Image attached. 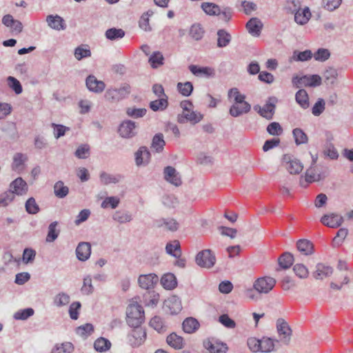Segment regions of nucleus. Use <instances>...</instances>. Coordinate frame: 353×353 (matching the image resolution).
<instances>
[{"instance_id":"f257e3e1","label":"nucleus","mask_w":353,"mask_h":353,"mask_svg":"<svg viewBox=\"0 0 353 353\" xmlns=\"http://www.w3.org/2000/svg\"><path fill=\"white\" fill-rule=\"evenodd\" d=\"M143 307L137 303H130L126 310V321L130 327H139L144 321Z\"/></svg>"},{"instance_id":"f03ea898","label":"nucleus","mask_w":353,"mask_h":353,"mask_svg":"<svg viewBox=\"0 0 353 353\" xmlns=\"http://www.w3.org/2000/svg\"><path fill=\"white\" fill-rule=\"evenodd\" d=\"M131 92V86L126 83H122L119 87H110L105 93V99L110 103H117L128 97Z\"/></svg>"},{"instance_id":"7ed1b4c3","label":"nucleus","mask_w":353,"mask_h":353,"mask_svg":"<svg viewBox=\"0 0 353 353\" xmlns=\"http://www.w3.org/2000/svg\"><path fill=\"white\" fill-rule=\"evenodd\" d=\"M291 3L293 5L291 10L294 15V21L301 26L306 24L312 17L310 8L307 6L301 8L298 0H292Z\"/></svg>"},{"instance_id":"20e7f679","label":"nucleus","mask_w":353,"mask_h":353,"mask_svg":"<svg viewBox=\"0 0 353 353\" xmlns=\"http://www.w3.org/2000/svg\"><path fill=\"white\" fill-rule=\"evenodd\" d=\"M322 79L318 74L304 75L302 77L294 76L292 82L293 85L296 88L303 86L316 87L321 84Z\"/></svg>"},{"instance_id":"39448f33","label":"nucleus","mask_w":353,"mask_h":353,"mask_svg":"<svg viewBox=\"0 0 353 353\" xmlns=\"http://www.w3.org/2000/svg\"><path fill=\"white\" fill-rule=\"evenodd\" d=\"M281 165L291 174H299L303 168L302 163L290 154L283 156Z\"/></svg>"},{"instance_id":"423d86ee","label":"nucleus","mask_w":353,"mask_h":353,"mask_svg":"<svg viewBox=\"0 0 353 353\" xmlns=\"http://www.w3.org/2000/svg\"><path fill=\"white\" fill-rule=\"evenodd\" d=\"M276 280L270 276H262L253 283V288L259 294H268L274 287Z\"/></svg>"},{"instance_id":"0eeeda50","label":"nucleus","mask_w":353,"mask_h":353,"mask_svg":"<svg viewBox=\"0 0 353 353\" xmlns=\"http://www.w3.org/2000/svg\"><path fill=\"white\" fill-rule=\"evenodd\" d=\"M276 330L280 341L284 345H288L291 341L292 331L289 324L283 319H279L276 321Z\"/></svg>"},{"instance_id":"6e6552de","label":"nucleus","mask_w":353,"mask_h":353,"mask_svg":"<svg viewBox=\"0 0 353 353\" xmlns=\"http://www.w3.org/2000/svg\"><path fill=\"white\" fill-rule=\"evenodd\" d=\"M311 156L310 166L305 171V181L308 183L319 181L322 179L321 174L316 167V162L318 161V154H313L310 153Z\"/></svg>"},{"instance_id":"1a4fd4ad","label":"nucleus","mask_w":353,"mask_h":353,"mask_svg":"<svg viewBox=\"0 0 353 353\" xmlns=\"http://www.w3.org/2000/svg\"><path fill=\"white\" fill-rule=\"evenodd\" d=\"M158 281L159 276L154 273L142 274L137 279L139 286L145 290H152Z\"/></svg>"},{"instance_id":"9d476101","label":"nucleus","mask_w":353,"mask_h":353,"mask_svg":"<svg viewBox=\"0 0 353 353\" xmlns=\"http://www.w3.org/2000/svg\"><path fill=\"white\" fill-rule=\"evenodd\" d=\"M128 335V341L132 347H139L142 345L146 339V332L144 329L139 327H134Z\"/></svg>"},{"instance_id":"9b49d317","label":"nucleus","mask_w":353,"mask_h":353,"mask_svg":"<svg viewBox=\"0 0 353 353\" xmlns=\"http://www.w3.org/2000/svg\"><path fill=\"white\" fill-rule=\"evenodd\" d=\"M215 261V256L210 250H204L199 252L196 256V263L201 268H210L214 265Z\"/></svg>"},{"instance_id":"f8f14e48","label":"nucleus","mask_w":353,"mask_h":353,"mask_svg":"<svg viewBox=\"0 0 353 353\" xmlns=\"http://www.w3.org/2000/svg\"><path fill=\"white\" fill-rule=\"evenodd\" d=\"M118 132L122 138H132L137 134L136 123L131 120H125L119 125Z\"/></svg>"},{"instance_id":"ddd939ff","label":"nucleus","mask_w":353,"mask_h":353,"mask_svg":"<svg viewBox=\"0 0 353 353\" xmlns=\"http://www.w3.org/2000/svg\"><path fill=\"white\" fill-rule=\"evenodd\" d=\"M163 308L171 314H176L182 310L181 301L177 296H171L164 301Z\"/></svg>"},{"instance_id":"4468645a","label":"nucleus","mask_w":353,"mask_h":353,"mask_svg":"<svg viewBox=\"0 0 353 353\" xmlns=\"http://www.w3.org/2000/svg\"><path fill=\"white\" fill-rule=\"evenodd\" d=\"M9 190L14 195L23 196L28 191V185L21 177H17L10 183Z\"/></svg>"},{"instance_id":"2eb2a0df","label":"nucleus","mask_w":353,"mask_h":353,"mask_svg":"<svg viewBox=\"0 0 353 353\" xmlns=\"http://www.w3.org/2000/svg\"><path fill=\"white\" fill-rule=\"evenodd\" d=\"M203 118V115L197 111H194L192 109L188 112H182L178 116V121L181 123H185L187 121L192 124H196L201 121Z\"/></svg>"},{"instance_id":"dca6fc26","label":"nucleus","mask_w":353,"mask_h":353,"mask_svg":"<svg viewBox=\"0 0 353 353\" xmlns=\"http://www.w3.org/2000/svg\"><path fill=\"white\" fill-rule=\"evenodd\" d=\"M28 159V158L26 154L21 152L15 153L12 157L11 164L12 170L17 173L22 172L26 168Z\"/></svg>"},{"instance_id":"f3484780","label":"nucleus","mask_w":353,"mask_h":353,"mask_svg":"<svg viewBox=\"0 0 353 353\" xmlns=\"http://www.w3.org/2000/svg\"><path fill=\"white\" fill-rule=\"evenodd\" d=\"M163 175L165 180L174 186H179L182 183L179 172L172 166L164 168Z\"/></svg>"},{"instance_id":"a211bd4d","label":"nucleus","mask_w":353,"mask_h":353,"mask_svg":"<svg viewBox=\"0 0 353 353\" xmlns=\"http://www.w3.org/2000/svg\"><path fill=\"white\" fill-rule=\"evenodd\" d=\"M343 221V217L341 215L335 213L325 214L321 219V222L323 225L332 228L341 226Z\"/></svg>"},{"instance_id":"6ab92c4d","label":"nucleus","mask_w":353,"mask_h":353,"mask_svg":"<svg viewBox=\"0 0 353 353\" xmlns=\"http://www.w3.org/2000/svg\"><path fill=\"white\" fill-rule=\"evenodd\" d=\"M88 89L94 93H101L105 88V84L103 81L98 80L94 75H89L85 80Z\"/></svg>"},{"instance_id":"aec40b11","label":"nucleus","mask_w":353,"mask_h":353,"mask_svg":"<svg viewBox=\"0 0 353 353\" xmlns=\"http://www.w3.org/2000/svg\"><path fill=\"white\" fill-rule=\"evenodd\" d=\"M46 23L49 28L57 31L64 30L66 28L64 19L58 14L48 15Z\"/></svg>"},{"instance_id":"412c9836","label":"nucleus","mask_w":353,"mask_h":353,"mask_svg":"<svg viewBox=\"0 0 353 353\" xmlns=\"http://www.w3.org/2000/svg\"><path fill=\"white\" fill-rule=\"evenodd\" d=\"M250 110L251 105L245 101L239 103H232L230 108L229 112L232 117H238L248 113Z\"/></svg>"},{"instance_id":"4be33fe9","label":"nucleus","mask_w":353,"mask_h":353,"mask_svg":"<svg viewBox=\"0 0 353 353\" xmlns=\"http://www.w3.org/2000/svg\"><path fill=\"white\" fill-rule=\"evenodd\" d=\"M203 345L210 353H226L228 351L227 345L218 341L207 340Z\"/></svg>"},{"instance_id":"5701e85b","label":"nucleus","mask_w":353,"mask_h":353,"mask_svg":"<svg viewBox=\"0 0 353 353\" xmlns=\"http://www.w3.org/2000/svg\"><path fill=\"white\" fill-rule=\"evenodd\" d=\"M91 254V245L88 242H81L76 248L77 258L81 261H87Z\"/></svg>"},{"instance_id":"b1692460","label":"nucleus","mask_w":353,"mask_h":353,"mask_svg":"<svg viewBox=\"0 0 353 353\" xmlns=\"http://www.w3.org/2000/svg\"><path fill=\"white\" fill-rule=\"evenodd\" d=\"M274 102V100L272 101V99H270L263 107L256 105L254 107V108L263 117L270 119L272 118L273 114L274 112L275 105Z\"/></svg>"},{"instance_id":"393cba45","label":"nucleus","mask_w":353,"mask_h":353,"mask_svg":"<svg viewBox=\"0 0 353 353\" xmlns=\"http://www.w3.org/2000/svg\"><path fill=\"white\" fill-rule=\"evenodd\" d=\"M248 32L253 37H259L263 28V23L256 17L250 19L246 23Z\"/></svg>"},{"instance_id":"a878e982","label":"nucleus","mask_w":353,"mask_h":353,"mask_svg":"<svg viewBox=\"0 0 353 353\" xmlns=\"http://www.w3.org/2000/svg\"><path fill=\"white\" fill-rule=\"evenodd\" d=\"M189 70L194 75L199 77H210L214 75V70L210 67H199L190 65Z\"/></svg>"},{"instance_id":"bb28decb","label":"nucleus","mask_w":353,"mask_h":353,"mask_svg":"<svg viewBox=\"0 0 353 353\" xmlns=\"http://www.w3.org/2000/svg\"><path fill=\"white\" fill-rule=\"evenodd\" d=\"M150 154L145 147H141L135 153V162L137 166L145 165L149 163Z\"/></svg>"},{"instance_id":"cd10ccee","label":"nucleus","mask_w":353,"mask_h":353,"mask_svg":"<svg viewBox=\"0 0 353 353\" xmlns=\"http://www.w3.org/2000/svg\"><path fill=\"white\" fill-rule=\"evenodd\" d=\"M332 273L333 269L332 267L320 263L316 265V270L313 275L316 279H323L330 276Z\"/></svg>"},{"instance_id":"c85d7f7f","label":"nucleus","mask_w":353,"mask_h":353,"mask_svg":"<svg viewBox=\"0 0 353 353\" xmlns=\"http://www.w3.org/2000/svg\"><path fill=\"white\" fill-rule=\"evenodd\" d=\"M123 179V176L119 174H109L105 172H101L99 175L100 182L103 185L116 184L119 183Z\"/></svg>"},{"instance_id":"c756f323","label":"nucleus","mask_w":353,"mask_h":353,"mask_svg":"<svg viewBox=\"0 0 353 353\" xmlns=\"http://www.w3.org/2000/svg\"><path fill=\"white\" fill-rule=\"evenodd\" d=\"M165 252L168 254L174 257L175 259H179L182 254L179 241L174 240L168 243L165 246Z\"/></svg>"},{"instance_id":"7c9ffc66","label":"nucleus","mask_w":353,"mask_h":353,"mask_svg":"<svg viewBox=\"0 0 353 353\" xmlns=\"http://www.w3.org/2000/svg\"><path fill=\"white\" fill-rule=\"evenodd\" d=\"M167 343L175 350H181L184 347V340L183 337L177 335L176 333H172L167 336Z\"/></svg>"},{"instance_id":"2f4dec72","label":"nucleus","mask_w":353,"mask_h":353,"mask_svg":"<svg viewBox=\"0 0 353 353\" xmlns=\"http://www.w3.org/2000/svg\"><path fill=\"white\" fill-rule=\"evenodd\" d=\"M298 250L304 255H311L314 252V246L311 241L306 239H300L296 243Z\"/></svg>"},{"instance_id":"473e14b6","label":"nucleus","mask_w":353,"mask_h":353,"mask_svg":"<svg viewBox=\"0 0 353 353\" xmlns=\"http://www.w3.org/2000/svg\"><path fill=\"white\" fill-rule=\"evenodd\" d=\"M182 325L183 330L185 332L192 334L199 329L200 324L196 319L189 317L183 321Z\"/></svg>"},{"instance_id":"72a5a7b5","label":"nucleus","mask_w":353,"mask_h":353,"mask_svg":"<svg viewBox=\"0 0 353 353\" xmlns=\"http://www.w3.org/2000/svg\"><path fill=\"white\" fill-rule=\"evenodd\" d=\"M161 284L166 290H172L177 285L175 276L172 273H167L162 276Z\"/></svg>"},{"instance_id":"f704fd0d","label":"nucleus","mask_w":353,"mask_h":353,"mask_svg":"<svg viewBox=\"0 0 353 353\" xmlns=\"http://www.w3.org/2000/svg\"><path fill=\"white\" fill-rule=\"evenodd\" d=\"M112 219L120 224H124L132 220V215L128 211L117 210L112 214Z\"/></svg>"},{"instance_id":"c9c22d12","label":"nucleus","mask_w":353,"mask_h":353,"mask_svg":"<svg viewBox=\"0 0 353 353\" xmlns=\"http://www.w3.org/2000/svg\"><path fill=\"white\" fill-rule=\"evenodd\" d=\"M201 8L209 16H219L221 13L220 7L214 3L203 2L201 3Z\"/></svg>"},{"instance_id":"e433bc0d","label":"nucleus","mask_w":353,"mask_h":353,"mask_svg":"<svg viewBox=\"0 0 353 353\" xmlns=\"http://www.w3.org/2000/svg\"><path fill=\"white\" fill-rule=\"evenodd\" d=\"M323 76L327 84L334 85L336 83L339 72L337 69L329 67L325 70Z\"/></svg>"},{"instance_id":"4c0bfd02","label":"nucleus","mask_w":353,"mask_h":353,"mask_svg":"<svg viewBox=\"0 0 353 353\" xmlns=\"http://www.w3.org/2000/svg\"><path fill=\"white\" fill-rule=\"evenodd\" d=\"M279 341L274 340L269 337H263L261 339L260 352L263 353H269L274 350L275 343Z\"/></svg>"},{"instance_id":"58836bf2","label":"nucleus","mask_w":353,"mask_h":353,"mask_svg":"<svg viewBox=\"0 0 353 353\" xmlns=\"http://www.w3.org/2000/svg\"><path fill=\"white\" fill-rule=\"evenodd\" d=\"M153 14L154 12L151 10L142 14L139 21V26L141 30L145 32H150L152 30L149 21L150 17H152Z\"/></svg>"},{"instance_id":"ea45409f","label":"nucleus","mask_w":353,"mask_h":353,"mask_svg":"<svg viewBox=\"0 0 353 353\" xmlns=\"http://www.w3.org/2000/svg\"><path fill=\"white\" fill-rule=\"evenodd\" d=\"M296 103L303 109H307L310 106L309 97L307 92L303 90H299L295 94Z\"/></svg>"},{"instance_id":"a19ab883","label":"nucleus","mask_w":353,"mask_h":353,"mask_svg":"<svg viewBox=\"0 0 353 353\" xmlns=\"http://www.w3.org/2000/svg\"><path fill=\"white\" fill-rule=\"evenodd\" d=\"M70 296L65 292H61L57 294L53 298V304L57 307H64L68 305Z\"/></svg>"},{"instance_id":"79ce46f5","label":"nucleus","mask_w":353,"mask_h":353,"mask_svg":"<svg viewBox=\"0 0 353 353\" xmlns=\"http://www.w3.org/2000/svg\"><path fill=\"white\" fill-rule=\"evenodd\" d=\"M313 54L311 50H306L303 52L295 50L290 58L291 61H306L312 59Z\"/></svg>"},{"instance_id":"37998d69","label":"nucleus","mask_w":353,"mask_h":353,"mask_svg":"<svg viewBox=\"0 0 353 353\" xmlns=\"http://www.w3.org/2000/svg\"><path fill=\"white\" fill-rule=\"evenodd\" d=\"M150 325L159 333L166 331V325L163 319L159 316H154L150 321Z\"/></svg>"},{"instance_id":"c03bdc74","label":"nucleus","mask_w":353,"mask_h":353,"mask_svg":"<svg viewBox=\"0 0 353 353\" xmlns=\"http://www.w3.org/2000/svg\"><path fill=\"white\" fill-rule=\"evenodd\" d=\"M228 97L232 103H239L245 101V96L241 94L236 88L228 90Z\"/></svg>"},{"instance_id":"a18cd8bd","label":"nucleus","mask_w":353,"mask_h":353,"mask_svg":"<svg viewBox=\"0 0 353 353\" xmlns=\"http://www.w3.org/2000/svg\"><path fill=\"white\" fill-rule=\"evenodd\" d=\"M34 314V310L31 307L19 310L13 314V318L17 321H26Z\"/></svg>"},{"instance_id":"49530a36","label":"nucleus","mask_w":353,"mask_h":353,"mask_svg":"<svg viewBox=\"0 0 353 353\" xmlns=\"http://www.w3.org/2000/svg\"><path fill=\"white\" fill-rule=\"evenodd\" d=\"M120 203V199L117 196H107L101 203V208L103 209H115Z\"/></svg>"},{"instance_id":"de8ad7c7","label":"nucleus","mask_w":353,"mask_h":353,"mask_svg":"<svg viewBox=\"0 0 353 353\" xmlns=\"http://www.w3.org/2000/svg\"><path fill=\"white\" fill-rule=\"evenodd\" d=\"M217 36V46L219 48L227 46L231 41V35L225 30H219Z\"/></svg>"},{"instance_id":"09e8293b","label":"nucleus","mask_w":353,"mask_h":353,"mask_svg":"<svg viewBox=\"0 0 353 353\" xmlns=\"http://www.w3.org/2000/svg\"><path fill=\"white\" fill-rule=\"evenodd\" d=\"M168 97H161L157 100L152 101L150 103V108L153 111H163L168 107Z\"/></svg>"},{"instance_id":"8fccbe9b","label":"nucleus","mask_w":353,"mask_h":353,"mask_svg":"<svg viewBox=\"0 0 353 353\" xmlns=\"http://www.w3.org/2000/svg\"><path fill=\"white\" fill-rule=\"evenodd\" d=\"M278 262L281 268L288 269L294 262V256L290 252H285L279 258Z\"/></svg>"},{"instance_id":"3c124183","label":"nucleus","mask_w":353,"mask_h":353,"mask_svg":"<svg viewBox=\"0 0 353 353\" xmlns=\"http://www.w3.org/2000/svg\"><path fill=\"white\" fill-rule=\"evenodd\" d=\"M57 221H54L49 225L48 234L46 239V242L52 243L57 239L59 234V230L57 228Z\"/></svg>"},{"instance_id":"603ef678","label":"nucleus","mask_w":353,"mask_h":353,"mask_svg":"<svg viewBox=\"0 0 353 353\" xmlns=\"http://www.w3.org/2000/svg\"><path fill=\"white\" fill-rule=\"evenodd\" d=\"M292 134L294 139L295 143L297 145L305 144L308 141L307 134L301 128H294L292 130Z\"/></svg>"},{"instance_id":"864d4df0","label":"nucleus","mask_w":353,"mask_h":353,"mask_svg":"<svg viewBox=\"0 0 353 353\" xmlns=\"http://www.w3.org/2000/svg\"><path fill=\"white\" fill-rule=\"evenodd\" d=\"M105 37L111 41L122 39L125 36V32L120 28H110L105 31Z\"/></svg>"},{"instance_id":"5fc2aeb1","label":"nucleus","mask_w":353,"mask_h":353,"mask_svg":"<svg viewBox=\"0 0 353 353\" xmlns=\"http://www.w3.org/2000/svg\"><path fill=\"white\" fill-rule=\"evenodd\" d=\"M54 192L56 196L62 199L68 195L69 189L63 181H59L54 185Z\"/></svg>"},{"instance_id":"6e6d98bb","label":"nucleus","mask_w":353,"mask_h":353,"mask_svg":"<svg viewBox=\"0 0 353 353\" xmlns=\"http://www.w3.org/2000/svg\"><path fill=\"white\" fill-rule=\"evenodd\" d=\"M74 350L73 345L70 342L56 345L51 353H72Z\"/></svg>"},{"instance_id":"4d7b16f0","label":"nucleus","mask_w":353,"mask_h":353,"mask_svg":"<svg viewBox=\"0 0 353 353\" xmlns=\"http://www.w3.org/2000/svg\"><path fill=\"white\" fill-rule=\"evenodd\" d=\"M94 347L97 352H105L110 348L111 343L109 340L101 337L94 341Z\"/></svg>"},{"instance_id":"13d9d810","label":"nucleus","mask_w":353,"mask_h":353,"mask_svg":"<svg viewBox=\"0 0 353 353\" xmlns=\"http://www.w3.org/2000/svg\"><path fill=\"white\" fill-rule=\"evenodd\" d=\"M81 292L85 295H90L93 293L94 286L92 283V278L90 275H87L83 278Z\"/></svg>"},{"instance_id":"bf43d9fd","label":"nucleus","mask_w":353,"mask_h":353,"mask_svg":"<svg viewBox=\"0 0 353 353\" xmlns=\"http://www.w3.org/2000/svg\"><path fill=\"white\" fill-rule=\"evenodd\" d=\"M177 90L180 94L184 97H189L193 91V85L190 81L185 83H178L176 85Z\"/></svg>"},{"instance_id":"052dcab7","label":"nucleus","mask_w":353,"mask_h":353,"mask_svg":"<svg viewBox=\"0 0 353 353\" xmlns=\"http://www.w3.org/2000/svg\"><path fill=\"white\" fill-rule=\"evenodd\" d=\"M25 208L26 211L30 214H36L40 210V208L34 197H30L26 201Z\"/></svg>"},{"instance_id":"680f3d73","label":"nucleus","mask_w":353,"mask_h":353,"mask_svg":"<svg viewBox=\"0 0 353 353\" xmlns=\"http://www.w3.org/2000/svg\"><path fill=\"white\" fill-rule=\"evenodd\" d=\"M163 56L160 52H154L149 58V63L152 68H157L163 64Z\"/></svg>"},{"instance_id":"e2e57ef3","label":"nucleus","mask_w":353,"mask_h":353,"mask_svg":"<svg viewBox=\"0 0 353 353\" xmlns=\"http://www.w3.org/2000/svg\"><path fill=\"white\" fill-rule=\"evenodd\" d=\"M15 199V195L10 191L7 190L0 194V208L9 205Z\"/></svg>"},{"instance_id":"0e129e2a","label":"nucleus","mask_w":353,"mask_h":353,"mask_svg":"<svg viewBox=\"0 0 353 353\" xmlns=\"http://www.w3.org/2000/svg\"><path fill=\"white\" fill-rule=\"evenodd\" d=\"M165 145V141L162 134H156L152 139V148L157 152H160L163 150Z\"/></svg>"},{"instance_id":"69168bd1","label":"nucleus","mask_w":353,"mask_h":353,"mask_svg":"<svg viewBox=\"0 0 353 353\" xmlns=\"http://www.w3.org/2000/svg\"><path fill=\"white\" fill-rule=\"evenodd\" d=\"M90 148L88 144H81L77 148L74 155L80 159H87L90 156Z\"/></svg>"},{"instance_id":"338daca9","label":"nucleus","mask_w":353,"mask_h":353,"mask_svg":"<svg viewBox=\"0 0 353 353\" xmlns=\"http://www.w3.org/2000/svg\"><path fill=\"white\" fill-rule=\"evenodd\" d=\"M146 112L147 110L145 108L130 107L126 109L127 115L134 119L141 118L145 115Z\"/></svg>"},{"instance_id":"774afa93","label":"nucleus","mask_w":353,"mask_h":353,"mask_svg":"<svg viewBox=\"0 0 353 353\" xmlns=\"http://www.w3.org/2000/svg\"><path fill=\"white\" fill-rule=\"evenodd\" d=\"M8 85L16 94H20L23 92V88L21 83L18 79L13 77H8L7 79Z\"/></svg>"}]
</instances>
